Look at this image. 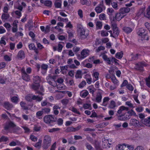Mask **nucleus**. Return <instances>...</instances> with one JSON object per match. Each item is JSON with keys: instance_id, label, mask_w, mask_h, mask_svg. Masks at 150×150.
I'll use <instances>...</instances> for the list:
<instances>
[{"instance_id": "61", "label": "nucleus", "mask_w": 150, "mask_h": 150, "mask_svg": "<svg viewBox=\"0 0 150 150\" xmlns=\"http://www.w3.org/2000/svg\"><path fill=\"white\" fill-rule=\"evenodd\" d=\"M125 105L131 108H134L133 104L131 103L130 101H127L125 102Z\"/></svg>"}, {"instance_id": "11", "label": "nucleus", "mask_w": 150, "mask_h": 150, "mask_svg": "<svg viewBox=\"0 0 150 150\" xmlns=\"http://www.w3.org/2000/svg\"><path fill=\"white\" fill-rule=\"evenodd\" d=\"M44 122L46 124H49L51 122L55 121V119L52 115L45 116L43 118Z\"/></svg>"}, {"instance_id": "17", "label": "nucleus", "mask_w": 150, "mask_h": 150, "mask_svg": "<svg viewBox=\"0 0 150 150\" xmlns=\"http://www.w3.org/2000/svg\"><path fill=\"white\" fill-rule=\"evenodd\" d=\"M114 12V10L112 8H108L107 10V13L109 16L110 22L113 21L115 19L114 16H113Z\"/></svg>"}, {"instance_id": "3", "label": "nucleus", "mask_w": 150, "mask_h": 150, "mask_svg": "<svg viewBox=\"0 0 150 150\" xmlns=\"http://www.w3.org/2000/svg\"><path fill=\"white\" fill-rule=\"evenodd\" d=\"M52 142L50 136L46 135L44 136L42 144V147L44 149H47L50 145Z\"/></svg>"}, {"instance_id": "33", "label": "nucleus", "mask_w": 150, "mask_h": 150, "mask_svg": "<svg viewBox=\"0 0 150 150\" xmlns=\"http://www.w3.org/2000/svg\"><path fill=\"white\" fill-rule=\"evenodd\" d=\"M4 107L7 110L11 109L13 108V105L8 102H5L4 103Z\"/></svg>"}, {"instance_id": "12", "label": "nucleus", "mask_w": 150, "mask_h": 150, "mask_svg": "<svg viewBox=\"0 0 150 150\" xmlns=\"http://www.w3.org/2000/svg\"><path fill=\"white\" fill-rule=\"evenodd\" d=\"M118 119L120 120H125L129 119L130 118L127 111L125 112L124 114L120 115L117 116Z\"/></svg>"}, {"instance_id": "18", "label": "nucleus", "mask_w": 150, "mask_h": 150, "mask_svg": "<svg viewBox=\"0 0 150 150\" xmlns=\"http://www.w3.org/2000/svg\"><path fill=\"white\" fill-rule=\"evenodd\" d=\"M21 72L22 74L23 79L26 81H29L30 80V77L29 76L26 74L24 68H22L21 69Z\"/></svg>"}, {"instance_id": "20", "label": "nucleus", "mask_w": 150, "mask_h": 150, "mask_svg": "<svg viewBox=\"0 0 150 150\" xmlns=\"http://www.w3.org/2000/svg\"><path fill=\"white\" fill-rule=\"evenodd\" d=\"M92 73V75L93 78V80L94 81H95L98 79L99 73L94 70L93 71Z\"/></svg>"}, {"instance_id": "41", "label": "nucleus", "mask_w": 150, "mask_h": 150, "mask_svg": "<svg viewBox=\"0 0 150 150\" xmlns=\"http://www.w3.org/2000/svg\"><path fill=\"white\" fill-rule=\"evenodd\" d=\"M81 3L82 5H86L89 6L91 4V1L88 0H80Z\"/></svg>"}, {"instance_id": "22", "label": "nucleus", "mask_w": 150, "mask_h": 150, "mask_svg": "<svg viewBox=\"0 0 150 150\" xmlns=\"http://www.w3.org/2000/svg\"><path fill=\"white\" fill-rule=\"evenodd\" d=\"M48 67V66L47 64H43L41 65V72L43 75H45L46 74Z\"/></svg>"}, {"instance_id": "6", "label": "nucleus", "mask_w": 150, "mask_h": 150, "mask_svg": "<svg viewBox=\"0 0 150 150\" xmlns=\"http://www.w3.org/2000/svg\"><path fill=\"white\" fill-rule=\"evenodd\" d=\"M102 56L104 60L108 64H111L114 62L116 63L117 60L114 57L108 58L107 56L104 54L102 53L100 55Z\"/></svg>"}, {"instance_id": "60", "label": "nucleus", "mask_w": 150, "mask_h": 150, "mask_svg": "<svg viewBox=\"0 0 150 150\" xmlns=\"http://www.w3.org/2000/svg\"><path fill=\"white\" fill-rule=\"evenodd\" d=\"M52 2L50 0H46L45 1L44 4L46 6L51 7L52 5Z\"/></svg>"}, {"instance_id": "42", "label": "nucleus", "mask_w": 150, "mask_h": 150, "mask_svg": "<svg viewBox=\"0 0 150 150\" xmlns=\"http://www.w3.org/2000/svg\"><path fill=\"white\" fill-rule=\"evenodd\" d=\"M108 124V123L107 122H103L96 126V127L98 128H100L104 127Z\"/></svg>"}, {"instance_id": "64", "label": "nucleus", "mask_w": 150, "mask_h": 150, "mask_svg": "<svg viewBox=\"0 0 150 150\" xmlns=\"http://www.w3.org/2000/svg\"><path fill=\"white\" fill-rule=\"evenodd\" d=\"M146 83L147 86L150 87V75L146 79Z\"/></svg>"}, {"instance_id": "13", "label": "nucleus", "mask_w": 150, "mask_h": 150, "mask_svg": "<svg viewBox=\"0 0 150 150\" xmlns=\"http://www.w3.org/2000/svg\"><path fill=\"white\" fill-rule=\"evenodd\" d=\"M129 110V108L127 107H125L124 106H120L117 111V115L124 114L125 112Z\"/></svg>"}, {"instance_id": "55", "label": "nucleus", "mask_w": 150, "mask_h": 150, "mask_svg": "<svg viewBox=\"0 0 150 150\" xmlns=\"http://www.w3.org/2000/svg\"><path fill=\"white\" fill-rule=\"evenodd\" d=\"M69 110L72 111V112L75 113H77L79 114H80V113L78 110L76 108H75L73 107H71L69 108Z\"/></svg>"}, {"instance_id": "4", "label": "nucleus", "mask_w": 150, "mask_h": 150, "mask_svg": "<svg viewBox=\"0 0 150 150\" xmlns=\"http://www.w3.org/2000/svg\"><path fill=\"white\" fill-rule=\"evenodd\" d=\"M117 150H134L133 146L125 143L118 144L116 147Z\"/></svg>"}, {"instance_id": "51", "label": "nucleus", "mask_w": 150, "mask_h": 150, "mask_svg": "<svg viewBox=\"0 0 150 150\" xmlns=\"http://www.w3.org/2000/svg\"><path fill=\"white\" fill-rule=\"evenodd\" d=\"M86 76H88L89 77V78H87L86 79V81L87 83L89 84H91V83L92 80V79L91 77V75L89 74H87L86 75Z\"/></svg>"}, {"instance_id": "56", "label": "nucleus", "mask_w": 150, "mask_h": 150, "mask_svg": "<svg viewBox=\"0 0 150 150\" xmlns=\"http://www.w3.org/2000/svg\"><path fill=\"white\" fill-rule=\"evenodd\" d=\"M86 147L88 150H94V149L92 146L88 143H87L85 145Z\"/></svg>"}, {"instance_id": "58", "label": "nucleus", "mask_w": 150, "mask_h": 150, "mask_svg": "<svg viewBox=\"0 0 150 150\" xmlns=\"http://www.w3.org/2000/svg\"><path fill=\"white\" fill-rule=\"evenodd\" d=\"M99 19L100 20H106V16L104 13H101L99 16Z\"/></svg>"}, {"instance_id": "45", "label": "nucleus", "mask_w": 150, "mask_h": 150, "mask_svg": "<svg viewBox=\"0 0 150 150\" xmlns=\"http://www.w3.org/2000/svg\"><path fill=\"white\" fill-rule=\"evenodd\" d=\"M123 52L121 51L120 52H117L115 54V57L118 59H121L122 58L123 56Z\"/></svg>"}, {"instance_id": "23", "label": "nucleus", "mask_w": 150, "mask_h": 150, "mask_svg": "<svg viewBox=\"0 0 150 150\" xmlns=\"http://www.w3.org/2000/svg\"><path fill=\"white\" fill-rule=\"evenodd\" d=\"M130 11L129 8L128 7H124L120 9V12L123 15L128 13Z\"/></svg>"}, {"instance_id": "43", "label": "nucleus", "mask_w": 150, "mask_h": 150, "mask_svg": "<svg viewBox=\"0 0 150 150\" xmlns=\"http://www.w3.org/2000/svg\"><path fill=\"white\" fill-rule=\"evenodd\" d=\"M9 17V15L7 13H3L1 16V18L3 20L5 21L8 19Z\"/></svg>"}, {"instance_id": "39", "label": "nucleus", "mask_w": 150, "mask_h": 150, "mask_svg": "<svg viewBox=\"0 0 150 150\" xmlns=\"http://www.w3.org/2000/svg\"><path fill=\"white\" fill-rule=\"evenodd\" d=\"M43 114L44 113L42 110H41L39 111L36 112V117L38 119H41L42 118V116Z\"/></svg>"}, {"instance_id": "35", "label": "nucleus", "mask_w": 150, "mask_h": 150, "mask_svg": "<svg viewBox=\"0 0 150 150\" xmlns=\"http://www.w3.org/2000/svg\"><path fill=\"white\" fill-rule=\"evenodd\" d=\"M42 140L41 139H39L38 142L35 144L34 146L38 149H40L41 145Z\"/></svg>"}, {"instance_id": "29", "label": "nucleus", "mask_w": 150, "mask_h": 150, "mask_svg": "<svg viewBox=\"0 0 150 150\" xmlns=\"http://www.w3.org/2000/svg\"><path fill=\"white\" fill-rule=\"evenodd\" d=\"M17 57L18 59H22L25 57V54L23 51H20L18 53Z\"/></svg>"}, {"instance_id": "32", "label": "nucleus", "mask_w": 150, "mask_h": 150, "mask_svg": "<svg viewBox=\"0 0 150 150\" xmlns=\"http://www.w3.org/2000/svg\"><path fill=\"white\" fill-rule=\"evenodd\" d=\"M94 146L96 150H103L100 147V143L98 142H95Z\"/></svg>"}, {"instance_id": "26", "label": "nucleus", "mask_w": 150, "mask_h": 150, "mask_svg": "<svg viewBox=\"0 0 150 150\" xmlns=\"http://www.w3.org/2000/svg\"><path fill=\"white\" fill-rule=\"evenodd\" d=\"M102 92L98 93L96 97V101L98 103H100L101 101L102 98Z\"/></svg>"}, {"instance_id": "38", "label": "nucleus", "mask_w": 150, "mask_h": 150, "mask_svg": "<svg viewBox=\"0 0 150 150\" xmlns=\"http://www.w3.org/2000/svg\"><path fill=\"white\" fill-rule=\"evenodd\" d=\"M61 93L63 94H67L68 95L69 97H71L72 96V93L70 91H60L59 92V95H61Z\"/></svg>"}, {"instance_id": "47", "label": "nucleus", "mask_w": 150, "mask_h": 150, "mask_svg": "<svg viewBox=\"0 0 150 150\" xmlns=\"http://www.w3.org/2000/svg\"><path fill=\"white\" fill-rule=\"evenodd\" d=\"M95 10L97 13H100L103 11V9L101 7L98 6L96 7Z\"/></svg>"}, {"instance_id": "48", "label": "nucleus", "mask_w": 150, "mask_h": 150, "mask_svg": "<svg viewBox=\"0 0 150 150\" xmlns=\"http://www.w3.org/2000/svg\"><path fill=\"white\" fill-rule=\"evenodd\" d=\"M6 79L2 76H0V83L1 84H6Z\"/></svg>"}, {"instance_id": "19", "label": "nucleus", "mask_w": 150, "mask_h": 150, "mask_svg": "<svg viewBox=\"0 0 150 150\" xmlns=\"http://www.w3.org/2000/svg\"><path fill=\"white\" fill-rule=\"evenodd\" d=\"M15 124L12 122H7L4 127V129L6 130H8L11 127L13 129L15 126Z\"/></svg>"}, {"instance_id": "9", "label": "nucleus", "mask_w": 150, "mask_h": 150, "mask_svg": "<svg viewBox=\"0 0 150 150\" xmlns=\"http://www.w3.org/2000/svg\"><path fill=\"white\" fill-rule=\"evenodd\" d=\"M90 51L88 49L83 50L81 52V55L78 56V59H82L86 57L89 55Z\"/></svg>"}, {"instance_id": "28", "label": "nucleus", "mask_w": 150, "mask_h": 150, "mask_svg": "<svg viewBox=\"0 0 150 150\" xmlns=\"http://www.w3.org/2000/svg\"><path fill=\"white\" fill-rule=\"evenodd\" d=\"M83 73H82L81 70H78L77 71L75 75V77L76 78H81Z\"/></svg>"}, {"instance_id": "1", "label": "nucleus", "mask_w": 150, "mask_h": 150, "mask_svg": "<svg viewBox=\"0 0 150 150\" xmlns=\"http://www.w3.org/2000/svg\"><path fill=\"white\" fill-rule=\"evenodd\" d=\"M33 80L34 83L31 86L32 88L36 91V93L43 96L44 94V89L42 86H40L39 85L41 80L40 78L38 76H36L34 77Z\"/></svg>"}, {"instance_id": "7", "label": "nucleus", "mask_w": 150, "mask_h": 150, "mask_svg": "<svg viewBox=\"0 0 150 150\" xmlns=\"http://www.w3.org/2000/svg\"><path fill=\"white\" fill-rule=\"evenodd\" d=\"M145 30L142 28H140L138 32V35L142 38V40H149L147 35L145 33Z\"/></svg>"}, {"instance_id": "10", "label": "nucleus", "mask_w": 150, "mask_h": 150, "mask_svg": "<svg viewBox=\"0 0 150 150\" xmlns=\"http://www.w3.org/2000/svg\"><path fill=\"white\" fill-rule=\"evenodd\" d=\"M129 26L130 27L125 26L123 28V31L127 34H128L131 32L135 27L134 24L132 22L130 24Z\"/></svg>"}, {"instance_id": "36", "label": "nucleus", "mask_w": 150, "mask_h": 150, "mask_svg": "<svg viewBox=\"0 0 150 150\" xmlns=\"http://www.w3.org/2000/svg\"><path fill=\"white\" fill-rule=\"evenodd\" d=\"M20 144V142L17 141L16 140L15 141H12L9 144V145L11 146H15Z\"/></svg>"}, {"instance_id": "27", "label": "nucleus", "mask_w": 150, "mask_h": 150, "mask_svg": "<svg viewBox=\"0 0 150 150\" xmlns=\"http://www.w3.org/2000/svg\"><path fill=\"white\" fill-rule=\"evenodd\" d=\"M32 98L33 100H36V101L40 102L43 99L42 96H36L33 95L32 96Z\"/></svg>"}, {"instance_id": "59", "label": "nucleus", "mask_w": 150, "mask_h": 150, "mask_svg": "<svg viewBox=\"0 0 150 150\" xmlns=\"http://www.w3.org/2000/svg\"><path fill=\"white\" fill-rule=\"evenodd\" d=\"M101 42L100 41V40L98 39H96V40L95 41V43L94 45V46H99V47H103V46H100V45H101Z\"/></svg>"}, {"instance_id": "49", "label": "nucleus", "mask_w": 150, "mask_h": 150, "mask_svg": "<svg viewBox=\"0 0 150 150\" xmlns=\"http://www.w3.org/2000/svg\"><path fill=\"white\" fill-rule=\"evenodd\" d=\"M58 1H56L54 3L55 6L57 8H60L61 6V2H58Z\"/></svg>"}, {"instance_id": "34", "label": "nucleus", "mask_w": 150, "mask_h": 150, "mask_svg": "<svg viewBox=\"0 0 150 150\" xmlns=\"http://www.w3.org/2000/svg\"><path fill=\"white\" fill-rule=\"evenodd\" d=\"M112 82L115 85L117 86L119 85V81L115 76H112L111 78Z\"/></svg>"}, {"instance_id": "24", "label": "nucleus", "mask_w": 150, "mask_h": 150, "mask_svg": "<svg viewBox=\"0 0 150 150\" xmlns=\"http://www.w3.org/2000/svg\"><path fill=\"white\" fill-rule=\"evenodd\" d=\"M48 83L51 85L54 86L55 84L53 85V83L55 82L54 79L52 76H48L46 78Z\"/></svg>"}, {"instance_id": "15", "label": "nucleus", "mask_w": 150, "mask_h": 150, "mask_svg": "<svg viewBox=\"0 0 150 150\" xmlns=\"http://www.w3.org/2000/svg\"><path fill=\"white\" fill-rule=\"evenodd\" d=\"M125 15H123L120 12L117 13L115 14V16H114V20L113 21H111V23H116L115 21H120L123 18Z\"/></svg>"}, {"instance_id": "57", "label": "nucleus", "mask_w": 150, "mask_h": 150, "mask_svg": "<svg viewBox=\"0 0 150 150\" xmlns=\"http://www.w3.org/2000/svg\"><path fill=\"white\" fill-rule=\"evenodd\" d=\"M18 100V97L16 96L12 97L11 98V101L13 103H17Z\"/></svg>"}, {"instance_id": "46", "label": "nucleus", "mask_w": 150, "mask_h": 150, "mask_svg": "<svg viewBox=\"0 0 150 150\" xmlns=\"http://www.w3.org/2000/svg\"><path fill=\"white\" fill-rule=\"evenodd\" d=\"M20 105L21 107L24 110L28 109L29 108L27 105L23 102H21Z\"/></svg>"}, {"instance_id": "21", "label": "nucleus", "mask_w": 150, "mask_h": 150, "mask_svg": "<svg viewBox=\"0 0 150 150\" xmlns=\"http://www.w3.org/2000/svg\"><path fill=\"white\" fill-rule=\"evenodd\" d=\"M103 144L104 146V147L105 148H109L110 147V145H111V143H109L108 139L104 138L102 139Z\"/></svg>"}, {"instance_id": "53", "label": "nucleus", "mask_w": 150, "mask_h": 150, "mask_svg": "<svg viewBox=\"0 0 150 150\" xmlns=\"http://www.w3.org/2000/svg\"><path fill=\"white\" fill-rule=\"evenodd\" d=\"M88 90L90 93L93 94L95 91V89L93 88V86L91 85L88 88Z\"/></svg>"}, {"instance_id": "31", "label": "nucleus", "mask_w": 150, "mask_h": 150, "mask_svg": "<svg viewBox=\"0 0 150 150\" xmlns=\"http://www.w3.org/2000/svg\"><path fill=\"white\" fill-rule=\"evenodd\" d=\"M110 98L108 97H104L103 99V102L102 103V105L106 106L108 104V103Z\"/></svg>"}, {"instance_id": "63", "label": "nucleus", "mask_w": 150, "mask_h": 150, "mask_svg": "<svg viewBox=\"0 0 150 150\" xmlns=\"http://www.w3.org/2000/svg\"><path fill=\"white\" fill-rule=\"evenodd\" d=\"M0 44L1 46L5 45L6 44V42L5 40V38L4 37H2L0 41Z\"/></svg>"}, {"instance_id": "25", "label": "nucleus", "mask_w": 150, "mask_h": 150, "mask_svg": "<svg viewBox=\"0 0 150 150\" xmlns=\"http://www.w3.org/2000/svg\"><path fill=\"white\" fill-rule=\"evenodd\" d=\"M150 122L148 119L147 118L142 119L141 120V123L143 124L144 125L146 126H150Z\"/></svg>"}, {"instance_id": "62", "label": "nucleus", "mask_w": 150, "mask_h": 150, "mask_svg": "<svg viewBox=\"0 0 150 150\" xmlns=\"http://www.w3.org/2000/svg\"><path fill=\"white\" fill-rule=\"evenodd\" d=\"M129 115H130V116L131 115H133L136 116V114L135 112L133 110H130L127 111Z\"/></svg>"}, {"instance_id": "37", "label": "nucleus", "mask_w": 150, "mask_h": 150, "mask_svg": "<svg viewBox=\"0 0 150 150\" xmlns=\"http://www.w3.org/2000/svg\"><path fill=\"white\" fill-rule=\"evenodd\" d=\"M145 10V8L144 7L140 8L139 10L137 13V16H141L142 15H144L145 13L144 11Z\"/></svg>"}, {"instance_id": "2", "label": "nucleus", "mask_w": 150, "mask_h": 150, "mask_svg": "<svg viewBox=\"0 0 150 150\" xmlns=\"http://www.w3.org/2000/svg\"><path fill=\"white\" fill-rule=\"evenodd\" d=\"M77 28L80 37L83 39L86 38L89 35V30L87 29L83 28L81 24L78 25Z\"/></svg>"}, {"instance_id": "40", "label": "nucleus", "mask_w": 150, "mask_h": 150, "mask_svg": "<svg viewBox=\"0 0 150 150\" xmlns=\"http://www.w3.org/2000/svg\"><path fill=\"white\" fill-rule=\"evenodd\" d=\"M88 91L85 90L81 91L80 93V94L81 97L85 98L88 95Z\"/></svg>"}, {"instance_id": "8", "label": "nucleus", "mask_w": 150, "mask_h": 150, "mask_svg": "<svg viewBox=\"0 0 150 150\" xmlns=\"http://www.w3.org/2000/svg\"><path fill=\"white\" fill-rule=\"evenodd\" d=\"M111 27L113 31V37L115 38L117 36L119 33V30L118 28L117 27V24L116 23H111Z\"/></svg>"}, {"instance_id": "30", "label": "nucleus", "mask_w": 150, "mask_h": 150, "mask_svg": "<svg viewBox=\"0 0 150 150\" xmlns=\"http://www.w3.org/2000/svg\"><path fill=\"white\" fill-rule=\"evenodd\" d=\"M144 16L148 18L150 17V6H149L147 8L146 12L144 14Z\"/></svg>"}, {"instance_id": "52", "label": "nucleus", "mask_w": 150, "mask_h": 150, "mask_svg": "<svg viewBox=\"0 0 150 150\" xmlns=\"http://www.w3.org/2000/svg\"><path fill=\"white\" fill-rule=\"evenodd\" d=\"M100 35L102 37L107 36L108 35L107 31L102 30L100 31Z\"/></svg>"}, {"instance_id": "44", "label": "nucleus", "mask_w": 150, "mask_h": 150, "mask_svg": "<svg viewBox=\"0 0 150 150\" xmlns=\"http://www.w3.org/2000/svg\"><path fill=\"white\" fill-rule=\"evenodd\" d=\"M96 26L97 29H100L102 28V23L100 21H97L96 22Z\"/></svg>"}, {"instance_id": "5", "label": "nucleus", "mask_w": 150, "mask_h": 150, "mask_svg": "<svg viewBox=\"0 0 150 150\" xmlns=\"http://www.w3.org/2000/svg\"><path fill=\"white\" fill-rule=\"evenodd\" d=\"M129 125L130 126L134 127H141L144 126L141 122H139V121L135 119H132L130 120Z\"/></svg>"}, {"instance_id": "54", "label": "nucleus", "mask_w": 150, "mask_h": 150, "mask_svg": "<svg viewBox=\"0 0 150 150\" xmlns=\"http://www.w3.org/2000/svg\"><path fill=\"white\" fill-rule=\"evenodd\" d=\"M57 88L59 89H66V87L63 85V84H60L58 85L57 86Z\"/></svg>"}, {"instance_id": "14", "label": "nucleus", "mask_w": 150, "mask_h": 150, "mask_svg": "<svg viewBox=\"0 0 150 150\" xmlns=\"http://www.w3.org/2000/svg\"><path fill=\"white\" fill-rule=\"evenodd\" d=\"M146 66V64L144 62H139L136 64L135 67V68L141 71L144 70L143 67Z\"/></svg>"}, {"instance_id": "16", "label": "nucleus", "mask_w": 150, "mask_h": 150, "mask_svg": "<svg viewBox=\"0 0 150 150\" xmlns=\"http://www.w3.org/2000/svg\"><path fill=\"white\" fill-rule=\"evenodd\" d=\"M121 104V102L119 101H117L116 103L114 101L112 100L110 102L109 105V108L111 109H114Z\"/></svg>"}, {"instance_id": "50", "label": "nucleus", "mask_w": 150, "mask_h": 150, "mask_svg": "<svg viewBox=\"0 0 150 150\" xmlns=\"http://www.w3.org/2000/svg\"><path fill=\"white\" fill-rule=\"evenodd\" d=\"M60 129L59 128H52V129H48L49 132L50 133L54 132L56 131H59Z\"/></svg>"}]
</instances>
